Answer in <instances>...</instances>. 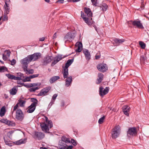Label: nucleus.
I'll return each instance as SVG.
<instances>
[{"label":"nucleus","instance_id":"412c9836","mask_svg":"<svg viewBox=\"0 0 149 149\" xmlns=\"http://www.w3.org/2000/svg\"><path fill=\"white\" fill-rule=\"evenodd\" d=\"M67 79L65 80V85L67 87H68L70 85L72 81V77L71 76L66 78Z\"/></svg>","mask_w":149,"mask_h":149},{"label":"nucleus","instance_id":"a878e982","mask_svg":"<svg viewBox=\"0 0 149 149\" xmlns=\"http://www.w3.org/2000/svg\"><path fill=\"white\" fill-rule=\"evenodd\" d=\"M68 69L63 68V74L64 78H68Z\"/></svg>","mask_w":149,"mask_h":149},{"label":"nucleus","instance_id":"393cba45","mask_svg":"<svg viewBox=\"0 0 149 149\" xmlns=\"http://www.w3.org/2000/svg\"><path fill=\"white\" fill-rule=\"evenodd\" d=\"M59 79L60 77L59 76H53L50 78L49 81L51 84H52Z\"/></svg>","mask_w":149,"mask_h":149},{"label":"nucleus","instance_id":"2f4dec72","mask_svg":"<svg viewBox=\"0 0 149 149\" xmlns=\"http://www.w3.org/2000/svg\"><path fill=\"white\" fill-rule=\"evenodd\" d=\"M26 102V101L20 99L19 100V103L18 104H19V106L21 107H23L24 106Z\"/></svg>","mask_w":149,"mask_h":149},{"label":"nucleus","instance_id":"b1692460","mask_svg":"<svg viewBox=\"0 0 149 149\" xmlns=\"http://www.w3.org/2000/svg\"><path fill=\"white\" fill-rule=\"evenodd\" d=\"M73 61V59H68V60L66 63L65 65V66L63 68L68 69V68L72 64Z\"/></svg>","mask_w":149,"mask_h":149},{"label":"nucleus","instance_id":"cd10ccee","mask_svg":"<svg viewBox=\"0 0 149 149\" xmlns=\"http://www.w3.org/2000/svg\"><path fill=\"white\" fill-rule=\"evenodd\" d=\"M17 76L16 77H19V79H17V80H22L23 78H24V76L23 74L20 72H18L17 73Z\"/></svg>","mask_w":149,"mask_h":149},{"label":"nucleus","instance_id":"052dcab7","mask_svg":"<svg viewBox=\"0 0 149 149\" xmlns=\"http://www.w3.org/2000/svg\"><path fill=\"white\" fill-rule=\"evenodd\" d=\"M3 20L5 21L7 20L8 19V17L6 15L4 16L3 18Z\"/></svg>","mask_w":149,"mask_h":149},{"label":"nucleus","instance_id":"5701e85b","mask_svg":"<svg viewBox=\"0 0 149 149\" xmlns=\"http://www.w3.org/2000/svg\"><path fill=\"white\" fill-rule=\"evenodd\" d=\"M6 76L9 79H13L14 80H17L19 79V77H16L13 75L11 74H6Z\"/></svg>","mask_w":149,"mask_h":149},{"label":"nucleus","instance_id":"c9c22d12","mask_svg":"<svg viewBox=\"0 0 149 149\" xmlns=\"http://www.w3.org/2000/svg\"><path fill=\"white\" fill-rule=\"evenodd\" d=\"M107 7L108 6L107 4H104L100 6V8L103 11H105L107 9Z\"/></svg>","mask_w":149,"mask_h":149},{"label":"nucleus","instance_id":"680f3d73","mask_svg":"<svg viewBox=\"0 0 149 149\" xmlns=\"http://www.w3.org/2000/svg\"><path fill=\"white\" fill-rule=\"evenodd\" d=\"M5 5H5L6 7H7L8 6V1L6 0L5 1Z\"/></svg>","mask_w":149,"mask_h":149},{"label":"nucleus","instance_id":"f704fd0d","mask_svg":"<svg viewBox=\"0 0 149 149\" xmlns=\"http://www.w3.org/2000/svg\"><path fill=\"white\" fill-rule=\"evenodd\" d=\"M8 70L7 68L4 66H1L0 67V72H4Z\"/></svg>","mask_w":149,"mask_h":149},{"label":"nucleus","instance_id":"7ed1b4c3","mask_svg":"<svg viewBox=\"0 0 149 149\" xmlns=\"http://www.w3.org/2000/svg\"><path fill=\"white\" fill-rule=\"evenodd\" d=\"M45 122L40 123V126L42 130L45 132H49V128H51L53 126L52 121L49 120L47 117H45Z\"/></svg>","mask_w":149,"mask_h":149},{"label":"nucleus","instance_id":"ea45409f","mask_svg":"<svg viewBox=\"0 0 149 149\" xmlns=\"http://www.w3.org/2000/svg\"><path fill=\"white\" fill-rule=\"evenodd\" d=\"M105 118V116H103L99 119L98 120V123L99 124H102Z\"/></svg>","mask_w":149,"mask_h":149},{"label":"nucleus","instance_id":"6e6552de","mask_svg":"<svg viewBox=\"0 0 149 149\" xmlns=\"http://www.w3.org/2000/svg\"><path fill=\"white\" fill-rule=\"evenodd\" d=\"M97 68L99 71L103 72H105L108 69L107 66L105 64H99L97 65Z\"/></svg>","mask_w":149,"mask_h":149},{"label":"nucleus","instance_id":"bf43d9fd","mask_svg":"<svg viewBox=\"0 0 149 149\" xmlns=\"http://www.w3.org/2000/svg\"><path fill=\"white\" fill-rule=\"evenodd\" d=\"M45 39V38L44 37H43L42 38H39L40 41H44Z\"/></svg>","mask_w":149,"mask_h":149},{"label":"nucleus","instance_id":"1a4fd4ad","mask_svg":"<svg viewBox=\"0 0 149 149\" xmlns=\"http://www.w3.org/2000/svg\"><path fill=\"white\" fill-rule=\"evenodd\" d=\"M33 137L35 139L41 140L45 137V134L42 132H35Z\"/></svg>","mask_w":149,"mask_h":149},{"label":"nucleus","instance_id":"f8f14e48","mask_svg":"<svg viewBox=\"0 0 149 149\" xmlns=\"http://www.w3.org/2000/svg\"><path fill=\"white\" fill-rule=\"evenodd\" d=\"M132 25L140 29H143L144 28L141 21L135 20L132 22Z\"/></svg>","mask_w":149,"mask_h":149},{"label":"nucleus","instance_id":"72a5a7b5","mask_svg":"<svg viewBox=\"0 0 149 149\" xmlns=\"http://www.w3.org/2000/svg\"><path fill=\"white\" fill-rule=\"evenodd\" d=\"M4 8L6 10V11L5 12V14L6 15L8 14L10 10V8L9 6L6 7L5 5H4Z\"/></svg>","mask_w":149,"mask_h":149},{"label":"nucleus","instance_id":"2eb2a0df","mask_svg":"<svg viewBox=\"0 0 149 149\" xmlns=\"http://www.w3.org/2000/svg\"><path fill=\"white\" fill-rule=\"evenodd\" d=\"M138 133V130L137 128L135 127H132L131 128V137L136 136L137 135Z\"/></svg>","mask_w":149,"mask_h":149},{"label":"nucleus","instance_id":"49530a36","mask_svg":"<svg viewBox=\"0 0 149 149\" xmlns=\"http://www.w3.org/2000/svg\"><path fill=\"white\" fill-rule=\"evenodd\" d=\"M58 96V95L56 94H55L53 96L52 99V100L55 102V99H56V97H57Z\"/></svg>","mask_w":149,"mask_h":149},{"label":"nucleus","instance_id":"de8ad7c7","mask_svg":"<svg viewBox=\"0 0 149 149\" xmlns=\"http://www.w3.org/2000/svg\"><path fill=\"white\" fill-rule=\"evenodd\" d=\"M38 75H39V74H33L32 75L30 76V79H32V78L38 77Z\"/></svg>","mask_w":149,"mask_h":149},{"label":"nucleus","instance_id":"864d4df0","mask_svg":"<svg viewBox=\"0 0 149 149\" xmlns=\"http://www.w3.org/2000/svg\"><path fill=\"white\" fill-rule=\"evenodd\" d=\"M54 102L51 100V102H50L49 104L48 107H51L52 105L54 104Z\"/></svg>","mask_w":149,"mask_h":149},{"label":"nucleus","instance_id":"e2e57ef3","mask_svg":"<svg viewBox=\"0 0 149 149\" xmlns=\"http://www.w3.org/2000/svg\"><path fill=\"white\" fill-rule=\"evenodd\" d=\"M56 33H55L54 35L53 36V39H55L56 38Z\"/></svg>","mask_w":149,"mask_h":149},{"label":"nucleus","instance_id":"c03bdc74","mask_svg":"<svg viewBox=\"0 0 149 149\" xmlns=\"http://www.w3.org/2000/svg\"><path fill=\"white\" fill-rule=\"evenodd\" d=\"M5 55L6 56H7L9 57L10 56V52L9 50H6L5 51Z\"/></svg>","mask_w":149,"mask_h":149},{"label":"nucleus","instance_id":"9b49d317","mask_svg":"<svg viewBox=\"0 0 149 149\" xmlns=\"http://www.w3.org/2000/svg\"><path fill=\"white\" fill-rule=\"evenodd\" d=\"M51 88L50 86H47L42 89L38 94L39 96L45 95L49 91Z\"/></svg>","mask_w":149,"mask_h":149},{"label":"nucleus","instance_id":"603ef678","mask_svg":"<svg viewBox=\"0 0 149 149\" xmlns=\"http://www.w3.org/2000/svg\"><path fill=\"white\" fill-rule=\"evenodd\" d=\"M18 107V104L17 103L15 105L14 107L13 111L12 112V113H13L14 111H15L16 109H17Z\"/></svg>","mask_w":149,"mask_h":149},{"label":"nucleus","instance_id":"c756f323","mask_svg":"<svg viewBox=\"0 0 149 149\" xmlns=\"http://www.w3.org/2000/svg\"><path fill=\"white\" fill-rule=\"evenodd\" d=\"M114 42L118 45H119L124 42L123 39H119L118 38H116L114 40Z\"/></svg>","mask_w":149,"mask_h":149},{"label":"nucleus","instance_id":"0e129e2a","mask_svg":"<svg viewBox=\"0 0 149 149\" xmlns=\"http://www.w3.org/2000/svg\"><path fill=\"white\" fill-rule=\"evenodd\" d=\"M57 2L61 3H63L64 2V0H58Z\"/></svg>","mask_w":149,"mask_h":149},{"label":"nucleus","instance_id":"6ab92c4d","mask_svg":"<svg viewBox=\"0 0 149 149\" xmlns=\"http://www.w3.org/2000/svg\"><path fill=\"white\" fill-rule=\"evenodd\" d=\"M98 78L97 79V82L96 84H99L102 81L104 77V75L101 73H99L98 74Z\"/></svg>","mask_w":149,"mask_h":149},{"label":"nucleus","instance_id":"a211bd4d","mask_svg":"<svg viewBox=\"0 0 149 149\" xmlns=\"http://www.w3.org/2000/svg\"><path fill=\"white\" fill-rule=\"evenodd\" d=\"M67 145L64 142H62V141H59L58 147L60 149H67Z\"/></svg>","mask_w":149,"mask_h":149},{"label":"nucleus","instance_id":"0eeeda50","mask_svg":"<svg viewBox=\"0 0 149 149\" xmlns=\"http://www.w3.org/2000/svg\"><path fill=\"white\" fill-rule=\"evenodd\" d=\"M15 117L17 120L20 121H22L23 119L24 114L20 109H18L17 110Z\"/></svg>","mask_w":149,"mask_h":149},{"label":"nucleus","instance_id":"4468645a","mask_svg":"<svg viewBox=\"0 0 149 149\" xmlns=\"http://www.w3.org/2000/svg\"><path fill=\"white\" fill-rule=\"evenodd\" d=\"M62 59V56L61 55H58L56 56L54 58V61L52 62L51 64V66H54Z\"/></svg>","mask_w":149,"mask_h":149},{"label":"nucleus","instance_id":"39448f33","mask_svg":"<svg viewBox=\"0 0 149 149\" xmlns=\"http://www.w3.org/2000/svg\"><path fill=\"white\" fill-rule=\"evenodd\" d=\"M120 127L119 125L115 126L112 129L111 132V137L113 139H115L119 135L120 132Z\"/></svg>","mask_w":149,"mask_h":149},{"label":"nucleus","instance_id":"09e8293b","mask_svg":"<svg viewBox=\"0 0 149 149\" xmlns=\"http://www.w3.org/2000/svg\"><path fill=\"white\" fill-rule=\"evenodd\" d=\"M11 64H10L12 65H14L16 63V61L15 60L13 59L10 61Z\"/></svg>","mask_w":149,"mask_h":149},{"label":"nucleus","instance_id":"37998d69","mask_svg":"<svg viewBox=\"0 0 149 149\" xmlns=\"http://www.w3.org/2000/svg\"><path fill=\"white\" fill-rule=\"evenodd\" d=\"M127 136L130 139V128H129L128 131L127 132Z\"/></svg>","mask_w":149,"mask_h":149},{"label":"nucleus","instance_id":"338daca9","mask_svg":"<svg viewBox=\"0 0 149 149\" xmlns=\"http://www.w3.org/2000/svg\"><path fill=\"white\" fill-rule=\"evenodd\" d=\"M72 1L73 2H77L78 1H80V0H72Z\"/></svg>","mask_w":149,"mask_h":149},{"label":"nucleus","instance_id":"ddd939ff","mask_svg":"<svg viewBox=\"0 0 149 149\" xmlns=\"http://www.w3.org/2000/svg\"><path fill=\"white\" fill-rule=\"evenodd\" d=\"M53 59L52 56H46L43 59L42 62V65H46L49 63Z\"/></svg>","mask_w":149,"mask_h":149},{"label":"nucleus","instance_id":"a19ab883","mask_svg":"<svg viewBox=\"0 0 149 149\" xmlns=\"http://www.w3.org/2000/svg\"><path fill=\"white\" fill-rule=\"evenodd\" d=\"M31 101L33 102L32 104H34L36 106V104L38 102V100L34 98H31Z\"/></svg>","mask_w":149,"mask_h":149},{"label":"nucleus","instance_id":"20e7f679","mask_svg":"<svg viewBox=\"0 0 149 149\" xmlns=\"http://www.w3.org/2000/svg\"><path fill=\"white\" fill-rule=\"evenodd\" d=\"M41 84L40 83H30L24 84V86L27 88H30L29 91L30 92H35L40 88Z\"/></svg>","mask_w":149,"mask_h":149},{"label":"nucleus","instance_id":"a18cd8bd","mask_svg":"<svg viewBox=\"0 0 149 149\" xmlns=\"http://www.w3.org/2000/svg\"><path fill=\"white\" fill-rule=\"evenodd\" d=\"M146 57L145 56H142L140 57V60L141 61L143 62L146 59Z\"/></svg>","mask_w":149,"mask_h":149},{"label":"nucleus","instance_id":"f3484780","mask_svg":"<svg viewBox=\"0 0 149 149\" xmlns=\"http://www.w3.org/2000/svg\"><path fill=\"white\" fill-rule=\"evenodd\" d=\"M83 52L85 56L86 59L87 60H89L91 58V55L88 50L86 49L83 50Z\"/></svg>","mask_w":149,"mask_h":149},{"label":"nucleus","instance_id":"13d9d810","mask_svg":"<svg viewBox=\"0 0 149 149\" xmlns=\"http://www.w3.org/2000/svg\"><path fill=\"white\" fill-rule=\"evenodd\" d=\"M73 146H68L67 147L66 146V148L67 149H72Z\"/></svg>","mask_w":149,"mask_h":149},{"label":"nucleus","instance_id":"9d476101","mask_svg":"<svg viewBox=\"0 0 149 149\" xmlns=\"http://www.w3.org/2000/svg\"><path fill=\"white\" fill-rule=\"evenodd\" d=\"M109 87H106L105 89H104V88L102 86H100L99 89V94L101 96H102L106 94L109 92Z\"/></svg>","mask_w":149,"mask_h":149},{"label":"nucleus","instance_id":"8fccbe9b","mask_svg":"<svg viewBox=\"0 0 149 149\" xmlns=\"http://www.w3.org/2000/svg\"><path fill=\"white\" fill-rule=\"evenodd\" d=\"M97 0H91L92 4L93 5L96 6Z\"/></svg>","mask_w":149,"mask_h":149},{"label":"nucleus","instance_id":"f257e3e1","mask_svg":"<svg viewBox=\"0 0 149 149\" xmlns=\"http://www.w3.org/2000/svg\"><path fill=\"white\" fill-rule=\"evenodd\" d=\"M41 55L40 53H35L33 54L29 55L22 59L20 62L22 65V68L24 70L26 71V69L28 68V64L32 61H36L40 57Z\"/></svg>","mask_w":149,"mask_h":149},{"label":"nucleus","instance_id":"7c9ffc66","mask_svg":"<svg viewBox=\"0 0 149 149\" xmlns=\"http://www.w3.org/2000/svg\"><path fill=\"white\" fill-rule=\"evenodd\" d=\"M17 90L16 87L13 88L10 90V93L12 95H15L17 93Z\"/></svg>","mask_w":149,"mask_h":149},{"label":"nucleus","instance_id":"423d86ee","mask_svg":"<svg viewBox=\"0 0 149 149\" xmlns=\"http://www.w3.org/2000/svg\"><path fill=\"white\" fill-rule=\"evenodd\" d=\"M75 37V34L74 33L71 32H68L64 37V40L65 41V43L67 42H70L72 41Z\"/></svg>","mask_w":149,"mask_h":149},{"label":"nucleus","instance_id":"79ce46f5","mask_svg":"<svg viewBox=\"0 0 149 149\" xmlns=\"http://www.w3.org/2000/svg\"><path fill=\"white\" fill-rule=\"evenodd\" d=\"M8 120H7L6 119H2L0 120V122L1 123H5L6 124H7V123L8 122Z\"/></svg>","mask_w":149,"mask_h":149},{"label":"nucleus","instance_id":"5fc2aeb1","mask_svg":"<svg viewBox=\"0 0 149 149\" xmlns=\"http://www.w3.org/2000/svg\"><path fill=\"white\" fill-rule=\"evenodd\" d=\"M3 59L4 61H6L7 59V56L3 54Z\"/></svg>","mask_w":149,"mask_h":149},{"label":"nucleus","instance_id":"69168bd1","mask_svg":"<svg viewBox=\"0 0 149 149\" xmlns=\"http://www.w3.org/2000/svg\"><path fill=\"white\" fill-rule=\"evenodd\" d=\"M61 105L62 107H64V102L63 101H62L61 102Z\"/></svg>","mask_w":149,"mask_h":149},{"label":"nucleus","instance_id":"4be33fe9","mask_svg":"<svg viewBox=\"0 0 149 149\" xmlns=\"http://www.w3.org/2000/svg\"><path fill=\"white\" fill-rule=\"evenodd\" d=\"M129 107L128 106H124L123 108V111L124 113L127 116H129V114L128 113L130 111Z\"/></svg>","mask_w":149,"mask_h":149},{"label":"nucleus","instance_id":"bb28decb","mask_svg":"<svg viewBox=\"0 0 149 149\" xmlns=\"http://www.w3.org/2000/svg\"><path fill=\"white\" fill-rule=\"evenodd\" d=\"M61 141H62V142H63L65 143H70V140L64 136H63L61 137Z\"/></svg>","mask_w":149,"mask_h":149},{"label":"nucleus","instance_id":"3c124183","mask_svg":"<svg viewBox=\"0 0 149 149\" xmlns=\"http://www.w3.org/2000/svg\"><path fill=\"white\" fill-rule=\"evenodd\" d=\"M4 142H5L6 145H8V146H11V144L9 143V141H6L4 138Z\"/></svg>","mask_w":149,"mask_h":149},{"label":"nucleus","instance_id":"6e6d98bb","mask_svg":"<svg viewBox=\"0 0 149 149\" xmlns=\"http://www.w3.org/2000/svg\"><path fill=\"white\" fill-rule=\"evenodd\" d=\"M71 142L74 146H75L77 145L75 141L73 139H72Z\"/></svg>","mask_w":149,"mask_h":149},{"label":"nucleus","instance_id":"c85d7f7f","mask_svg":"<svg viewBox=\"0 0 149 149\" xmlns=\"http://www.w3.org/2000/svg\"><path fill=\"white\" fill-rule=\"evenodd\" d=\"M25 139H21L18 141H15L14 142V143L17 145H20L22 143H25Z\"/></svg>","mask_w":149,"mask_h":149},{"label":"nucleus","instance_id":"774afa93","mask_svg":"<svg viewBox=\"0 0 149 149\" xmlns=\"http://www.w3.org/2000/svg\"><path fill=\"white\" fill-rule=\"evenodd\" d=\"M100 56H95V59H97L100 58Z\"/></svg>","mask_w":149,"mask_h":149},{"label":"nucleus","instance_id":"58836bf2","mask_svg":"<svg viewBox=\"0 0 149 149\" xmlns=\"http://www.w3.org/2000/svg\"><path fill=\"white\" fill-rule=\"evenodd\" d=\"M22 81L24 82L30 81L31 79L30 77V76L26 77H24V78H23V79Z\"/></svg>","mask_w":149,"mask_h":149},{"label":"nucleus","instance_id":"f03ea898","mask_svg":"<svg viewBox=\"0 0 149 149\" xmlns=\"http://www.w3.org/2000/svg\"><path fill=\"white\" fill-rule=\"evenodd\" d=\"M85 14L82 11H81V17L83 19L85 22L88 25H92L93 23L92 17V13L90 9L88 8L85 7L84 8Z\"/></svg>","mask_w":149,"mask_h":149},{"label":"nucleus","instance_id":"aec40b11","mask_svg":"<svg viewBox=\"0 0 149 149\" xmlns=\"http://www.w3.org/2000/svg\"><path fill=\"white\" fill-rule=\"evenodd\" d=\"M36 106L34 105V104H31V105L29 107V109L27 110V112L29 113L33 112L35 110Z\"/></svg>","mask_w":149,"mask_h":149},{"label":"nucleus","instance_id":"4d7b16f0","mask_svg":"<svg viewBox=\"0 0 149 149\" xmlns=\"http://www.w3.org/2000/svg\"><path fill=\"white\" fill-rule=\"evenodd\" d=\"M5 111V109H4L3 110V111L4 112L3 113H2L3 112V108H2V109H1V113H0V114H1V116H3L4 115V112Z\"/></svg>","mask_w":149,"mask_h":149},{"label":"nucleus","instance_id":"dca6fc26","mask_svg":"<svg viewBox=\"0 0 149 149\" xmlns=\"http://www.w3.org/2000/svg\"><path fill=\"white\" fill-rule=\"evenodd\" d=\"M75 46L77 47V49L76 50L77 52H80L82 49V44L81 42H77Z\"/></svg>","mask_w":149,"mask_h":149},{"label":"nucleus","instance_id":"4c0bfd02","mask_svg":"<svg viewBox=\"0 0 149 149\" xmlns=\"http://www.w3.org/2000/svg\"><path fill=\"white\" fill-rule=\"evenodd\" d=\"M139 45L142 48L145 49L146 47V44L142 41L139 42Z\"/></svg>","mask_w":149,"mask_h":149},{"label":"nucleus","instance_id":"473e14b6","mask_svg":"<svg viewBox=\"0 0 149 149\" xmlns=\"http://www.w3.org/2000/svg\"><path fill=\"white\" fill-rule=\"evenodd\" d=\"M26 71L24 70L26 74H32L34 72V70L33 69H31L30 70H28V68L26 69Z\"/></svg>","mask_w":149,"mask_h":149},{"label":"nucleus","instance_id":"e433bc0d","mask_svg":"<svg viewBox=\"0 0 149 149\" xmlns=\"http://www.w3.org/2000/svg\"><path fill=\"white\" fill-rule=\"evenodd\" d=\"M7 125L9 126H14L15 125V123L13 121H8V122L7 123Z\"/></svg>","mask_w":149,"mask_h":149}]
</instances>
